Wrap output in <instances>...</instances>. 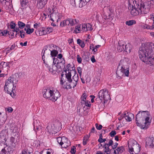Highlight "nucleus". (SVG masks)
<instances>
[{
  "instance_id": "f257e3e1",
  "label": "nucleus",
  "mask_w": 154,
  "mask_h": 154,
  "mask_svg": "<svg viewBox=\"0 0 154 154\" xmlns=\"http://www.w3.org/2000/svg\"><path fill=\"white\" fill-rule=\"evenodd\" d=\"M139 58L143 62L151 65L154 64V43L142 44L139 51Z\"/></svg>"
},
{
  "instance_id": "f03ea898",
  "label": "nucleus",
  "mask_w": 154,
  "mask_h": 154,
  "mask_svg": "<svg viewBox=\"0 0 154 154\" xmlns=\"http://www.w3.org/2000/svg\"><path fill=\"white\" fill-rule=\"evenodd\" d=\"M149 112L147 111H140L136 116L137 125L143 129H147L150 124L151 119Z\"/></svg>"
},
{
  "instance_id": "7ed1b4c3",
  "label": "nucleus",
  "mask_w": 154,
  "mask_h": 154,
  "mask_svg": "<svg viewBox=\"0 0 154 154\" xmlns=\"http://www.w3.org/2000/svg\"><path fill=\"white\" fill-rule=\"evenodd\" d=\"M17 78L15 75H12L9 77L6 80L4 86L5 91L13 97L15 96V90L16 88V85L18 81Z\"/></svg>"
},
{
  "instance_id": "20e7f679",
  "label": "nucleus",
  "mask_w": 154,
  "mask_h": 154,
  "mask_svg": "<svg viewBox=\"0 0 154 154\" xmlns=\"http://www.w3.org/2000/svg\"><path fill=\"white\" fill-rule=\"evenodd\" d=\"M43 97L51 100L55 102L60 96L59 91L54 88L44 89L42 91Z\"/></svg>"
},
{
  "instance_id": "39448f33",
  "label": "nucleus",
  "mask_w": 154,
  "mask_h": 154,
  "mask_svg": "<svg viewBox=\"0 0 154 154\" xmlns=\"http://www.w3.org/2000/svg\"><path fill=\"white\" fill-rule=\"evenodd\" d=\"M72 69V68H63V73H65L67 81L69 82V85H66V89H70L72 88H74L77 84V82L73 81L71 79L72 73H75V70L72 69Z\"/></svg>"
},
{
  "instance_id": "423d86ee",
  "label": "nucleus",
  "mask_w": 154,
  "mask_h": 154,
  "mask_svg": "<svg viewBox=\"0 0 154 154\" xmlns=\"http://www.w3.org/2000/svg\"><path fill=\"white\" fill-rule=\"evenodd\" d=\"M129 152L131 154H138L140 151V146L135 140L131 139L128 142Z\"/></svg>"
},
{
  "instance_id": "0eeeda50",
  "label": "nucleus",
  "mask_w": 154,
  "mask_h": 154,
  "mask_svg": "<svg viewBox=\"0 0 154 154\" xmlns=\"http://www.w3.org/2000/svg\"><path fill=\"white\" fill-rule=\"evenodd\" d=\"M61 124L58 120H56L53 122L50 123L47 127L48 131L49 132H56L61 128Z\"/></svg>"
},
{
  "instance_id": "6e6552de",
  "label": "nucleus",
  "mask_w": 154,
  "mask_h": 154,
  "mask_svg": "<svg viewBox=\"0 0 154 154\" xmlns=\"http://www.w3.org/2000/svg\"><path fill=\"white\" fill-rule=\"evenodd\" d=\"M118 144V143L116 142L114 143L112 140H107L103 146L104 148L103 152V154H111V149H110L109 146H111L113 149H114L117 147Z\"/></svg>"
},
{
  "instance_id": "1a4fd4ad",
  "label": "nucleus",
  "mask_w": 154,
  "mask_h": 154,
  "mask_svg": "<svg viewBox=\"0 0 154 154\" xmlns=\"http://www.w3.org/2000/svg\"><path fill=\"white\" fill-rule=\"evenodd\" d=\"M98 97L100 100L104 102L105 103L106 101L110 99L109 94L108 90L104 88L100 90L98 94Z\"/></svg>"
},
{
  "instance_id": "9d476101",
  "label": "nucleus",
  "mask_w": 154,
  "mask_h": 154,
  "mask_svg": "<svg viewBox=\"0 0 154 154\" xmlns=\"http://www.w3.org/2000/svg\"><path fill=\"white\" fill-rule=\"evenodd\" d=\"M57 140L62 148H66L70 145L69 140L64 137H57Z\"/></svg>"
},
{
  "instance_id": "9b49d317",
  "label": "nucleus",
  "mask_w": 154,
  "mask_h": 154,
  "mask_svg": "<svg viewBox=\"0 0 154 154\" xmlns=\"http://www.w3.org/2000/svg\"><path fill=\"white\" fill-rule=\"evenodd\" d=\"M129 68H121L120 69H117L116 71V77L118 79H122V76L124 75L127 77L129 76Z\"/></svg>"
},
{
  "instance_id": "f8f14e48",
  "label": "nucleus",
  "mask_w": 154,
  "mask_h": 154,
  "mask_svg": "<svg viewBox=\"0 0 154 154\" xmlns=\"http://www.w3.org/2000/svg\"><path fill=\"white\" fill-rule=\"evenodd\" d=\"M53 30V29L51 27H42L37 29L35 31V33L37 35L42 36L50 33Z\"/></svg>"
},
{
  "instance_id": "ddd939ff",
  "label": "nucleus",
  "mask_w": 154,
  "mask_h": 154,
  "mask_svg": "<svg viewBox=\"0 0 154 154\" xmlns=\"http://www.w3.org/2000/svg\"><path fill=\"white\" fill-rule=\"evenodd\" d=\"M56 8L55 7L52 9L53 12L50 14L51 20L52 21L58 22L60 21L63 17L62 14L56 12Z\"/></svg>"
},
{
  "instance_id": "4468645a",
  "label": "nucleus",
  "mask_w": 154,
  "mask_h": 154,
  "mask_svg": "<svg viewBox=\"0 0 154 154\" xmlns=\"http://www.w3.org/2000/svg\"><path fill=\"white\" fill-rule=\"evenodd\" d=\"M4 143V147L2 149L1 154H10L12 152L13 149L12 147L7 144V143Z\"/></svg>"
},
{
  "instance_id": "2eb2a0df",
  "label": "nucleus",
  "mask_w": 154,
  "mask_h": 154,
  "mask_svg": "<svg viewBox=\"0 0 154 154\" xmlns=\"http://www.w3.org/2000/svg\"><path fill=\"white\" fill-rule=\"evenodd\" d=\"M85 24H82L76 25L75 27L74 32L75 33L81 32L85 31Z\"/></svg>"
},
{
  "instance_id": "dca6fc26",
  "label": "nucleus",
  "mask_w": 154,
  "mask_h": 154,
  "mask_svg": "<svg viewBox=\"0 0 154 154\" xmlns=\"http://www.w3.org/2000/svg\"><path fill=\"white\" fill-rule=\"evenodd\" d=\"M34 129L36 132L38 131H42V127L39 121L37 120L34 121L33 122Z\"/></svg>"
},
{
  "instance_id": "f3484780",
  "label": "nucleus",
  "mask_w": 154,
  "mask_h": 154,
  "mask_svg": "<svg viewBox=\"0 0 154 154\" xmlns=\"http://www.w3.org/2000/svg\"><path fill=\"white\" fill-rule=\"evenodd\" d=\"M138 9L141 11V14H146L149 11L148 8H145V5L143 3H141L139 5H138Z\"/></svg>"
},
{
  "instance_id": "a211bd4d",
  "label": "nucleus",
  "mask_w": 154,
  "mask_h": 154,
  "mask_svg": "<svg viewBox=\"0 0 154 154\" xmlns=\"http://www.w3.org/2000/svg\"><path fill=\"white\" fill-rule=\"evenodd\" d=\"M64 74L65 73H63V74H62L60 82V85H61L62 87L66 89V85H65V84H67V82L66 81L67 78L66 76H63Z\"/></svg>"
},
{
  "instance_id": "6ab92c4d",
  "label": "nucleus",
  "mask_w": 154,
  "mask_h": 154,
  "mask_svg": "<svg viewBox=\"0 0 154 154\" xmlns=\"http://www.w3.org/2000/svg\"><path fill=\"white\" fill-rule=\"evenodd\" d=\"M146 145L148 146H149L151 148L154 147V138L148 137L146 139Z\"/></svg>"
},
{
  "instance_id": "aec40b11",
  "label": "nucleus",
  "mask_w": 154,
  "mask_h": 154,
  "mask_svg": "<svg viewBox=\"0 0 154 154\" xmlns=\"http://www.w3.org/2000/svg\"><path fill=\"white\" fill-rule=\"evenodd\" d=\"M129 10H131V14L134 16H136L141 14V11L139 10V9H138V6H137V8L134 7L133 8Z\"/></svg>"
},
{
  "instance_id": "412c9836",
  "label": "nucleus",
  "mask_w": 154,
  "mask_h": 154,
  "mask_svg": "<svg viewBox=\"0 0 154 154\" xmlns=\"http://www.w3.org/2000/svg\"><path fill=\"white\" fill-rule=\"evenodd\" d=\"M47 0H38L37 1V6L39 9L43 8L46 5Z\"/></svg>"
},
{
  "instance_id": "4be33fe9",
  "label": "nucleus",
  "mask_w": 154,
  "mask_h": 154,
  "mask_svg": "<svg viewBox=\"0 0 154 154\" xmlns=\"http://www.w3.org/2000/svg\"><path fill=\"white\" fill-rule=\"evenodd\" d=\"M153 21V23L152 26H149L147 25V29H152L154 28V13H152L151 14L150 16V18L147 19V20L149 21V20Z\"/></svg>"
},
{
  "instance_id": "5701e85b",
  "label": "nucleus",
  "mask_w": 154,
  "mask_h": 154,
  "mask_svg": "<svg viewBox=\"0 0 154 154\" xmlns=\"http://www.w3.org/2000/svg\"><path fill=\"white\" fill-rule=\"evenodd\" d=\"M129 59L127 58H124L122 59L119 63V66L121 67H123V66H125L126 64L129 63Z\"/></svg>"
},
{
  "instance_id": "b1692460",
  "label": "nucleus",
  "mask_w": 154,
  "mask_h": 154,
  "mask_svg": "<svg viewBox=\"0 0 154 154\" xmlns=\"http://www.w3.org/2000/svg\"><path fill=\"white\" fill-rule=\"evenodd\" d=\"M128 7L129 9H131L135 7V5H137L135 0H128Z\"/></svg>"
},
{
  "instance_id": "393cba45",
  "label": "nucleus",
  "mask_w": 154,
  "mask_h": 154,
  "mask_svg": "<svg viewBox=\"0 0 154 154\" xmlns=\"http://www.w3.org/2000/svg\"><path fill=\"white\" fill-rule=\"evenodd\" d=\"M125 46L123 42H118V45L117 46V49L118 51L121 52L123 51H125Z\"/></svg>"
},
{
  "instance_id": "a878e982",
  "label": "nucleus",
  "mask_w": 154,
  "mask_h": 154,
  "mask_svg": "<svg viewBox=\"0 0 154 154\" xmlns=\"http://www.w3.org/2000/svg\"><path fill=\"white\" fill-rule=\"evenodd\" d=\"M15 139L13 137H11L9 140L8 145L10 146L13 148H14L16 146Z\"/></svg>"
},
{
  "instance_id": "bb28decb",
  "label": "nucleus",
  "mask_w": 154,
  "mask_h": 154,
  "mask_svg": "<svg viewBox=\"0 0 154 154\" xmlns=\"http://www.w3.org/2000/svg\"><path fill=\"white\" fill-rule=\"evenodd\" d=\"M127 112L126 113L127 115L125 116V119L127 122H130L131 121L132 119L134 117V115L132 113H128L127 112Z\"/></svg>"
},
{
  "instance_id": "cd10ccee",
  "label": "nucleus",
  "mask_w": 154,
  "mask_h": 154,
  "mask_svg": "<svg viewBox=\"0 0 154 154\" xmlns=\"http://www.w3.org/2000/svg\"><path fill=\"white\" fill-rule=\"evenodd\" d=\"M16 24L14 22H12L10 23V27L12 29H13V31L14 32H16V35L18 32V31H19V28H15Z\"/></svg>"
},
{
  "instance_id": "c85d7f7f",
  "label": "nucleus",
  "mask_w": 154,
  "mask_h": 154,
  "mask_svg": "<svg viewBox=\"0 0 154 154\" xmlns=\"http://www.w3.org/2000/svg\"><path fill=\"white\" fill-rule=\"evenodd\" d=\"M124 150V148L122 146H120L114 150V153L115 154L121 153Z\"/></svg>"
},
{
  "instance_id": "c756f323",
  "label": "nucleus",
  "mask_w": 154,
  "mask_h": 154,
  "mask_svg": "<svg viewBox=\"0 0 154 154\" xmlns=\"http://www.w3.org/2000/svg\"><path fill=\"white\" fill-rule=\"evenodd\" d=\"M68 21H69L68 25L73 26L78 23L75 19H68Z\"/></svg>"
},
{
  "instance_id": "7c9ffc66",
  "label": "nucleus",
  "mask_w": 154,
  "mask_h": 154,
  "mask_svg": "<svg viewBox=\"0 0 154 154\" xmlns=\"http://www.w3.org/2000/svg\"><path fill=\"white\" fill-rule=\"evenodd\" d=\"M132 48V46L130 44H128L125 45V51L128 53L130 52Z\"/></svg>"
},
{
  "instance_id": "2f4dec72",
  "label": "nucleus",
  "mask_w": 154,
  "mask_h": 154,
  "mask_svg": "<svg viewBox=\"0 0 154 154\" xmlns=\"http://www.w3.org/2000/svg\"><path fill=\"white\" fill-rule=\"evenodd\" d=\"M90 0H80V2L79 3V7H82L85 6L87 3Z\"/></svg>"
},
{
  "instance_id": "473e14b6",
  "label": "nucleus",
  "mask_w": 154,
  "mask_h": 154,
  "mask_svg": "<svg viewBox=\"0 0 154 154\" xmlns=\"http://www.w3.org/2000/svg\"><path fill=\"white\" fill-rule=\"evenodd\" d=\"M72 74H74V75L73 77L72 80L73 81H75V82L77 83V82L79 80V77L77 73H76L75 71V73H72Z\"/></svg>"
},
{
  "instance_id": "72a5a7b5",
  "label": "nucleus",
  "mask_w": 154,
  "mask_h": 154,
  "mask_svg": "<svg viewBox=\"0 0 154 154\" xmlns=\"http://www.w3.org/2000/svg\"><path fill=\"white\" fill-rule=\"evenodd\" d=\"M9 63L2 62L0 63V67H6L7 66L10 67Z\"/></svg>"
},
{
  "instance_id": "f704fd0d",
  "label": "nucleus",
  "mask_w": 154,
  "mask_h": 154,
  "mask_svg": "<svg viewBox=\"0 0 154 154\" xmlns=\"http://www.w3.org/2000/svg\"><path fill=\"white\" fill-rule=\"evenodd\" d=\"M87 97V95L86 94L84 93L82 95L81 97V103H85V101L86 100V98Z\"/></svg>"
},
{
  "instance_id": "c9c22d12",
  "label": "nucleus",
  "mask_w": 154,
  "mask_h": 154,
  "mask_svg": "<svg viewBox=\"0 0 154 154\" xmlns=\"http://www.w3.org/2000/svg\"><path fill=\"white\" fill-rule=\"evenodd\" d=\"M136 23V21L134 20H131L127 21L125 23L128 26H131Z\"/></svg>"
},
{
  "instance_id": "e433bc0d",
  "label": "nucleus",
  "mask_w": 154,
  "mask_h": 154,
  "mask_svg": "<svg viewBox=\"0 0 154 154\" xmlns=\"http://www.w3.org/2000/svg\"><path fill=\"white\" fill-rule=\"evenodd\" d=\"M85 31L87 30H91L92 29L91 25L89 23L85 24Z\"/></svg>"
},
{
  "instance_id": "4c0bfd02",
  "label": "nucleus",
  "mask_w": 154,
  "mask_h": 154,
  "mask_svg": "<svg viewBox=\"0 0 154 154\" xmlns=\"http://www.w3.org/2000/svg\"><path fill=\"white\" fill-rule=\"evenodd\" d=\"M69 21L68 19L64 20L60 23V26L62 27H63L66 25H68Z\"/></svg>"
},
{
  "instance_id": "58836bf2",
  "label": "nucleus",
  "mask_w": 154,
  "mask_h": 154,
  "mask_svg": "<svg viewBox=\"0 0 154 154\" xmlns=\"http://www.w3.org/2000/svg\"><path fill=\"white\" fill-rule=\"evenodd\" d=\"M100 77L99 76H97L94 78V82L96 85H98L100 83Z\"/></svg>"
},
{
  "instance_id": "ea45409f",
  "label": "nucleus",
  "mask_w": 154,
  "mask_h": 154,
  "mask_svg": "<svg viewBox=\"0 0 154 154\" xmlns=\"http://www.w3.org/2000/svg\"><path fill=\"white\" fill-rule=\"evenodd\" d=\"M77 43L82 48H84L85 46V44L83 41L80 39H78L77 40Z\"/></svg>"
},
{
  "instance_id": "a19ab883",
  "label": "nucleus",
  "mask_w": 154,
  "mask_h": 154,
  "mask_svg": "<svg viewBox=\"0 0 154 154\" xmlns=\"http://www.w3.org/2000/svg\"><path fill=\"white\" fill-rule=\"evenodd\" d=\"M24 30L26 31V33L28 34H31L34 31V29L33 28L26 29V28H25Z\"/></svg>"
},
{
  "instance_id": "79ce46f5",
  "label": "nucleus",
  "mask_w": 154,
  "mask_h": 154,
  "mask_svg": "<svg viewBox=\"0 0 154 154\" xmlns=\"http://www.w3.org/2000/svg\"><path fill=\"white\" fill-rule=\"evenodd\" d=\"M18 24L19 28L20 29H22L25 26V24L21 21H18Z\"/></svg>"
},
{
  "instance_id": "37998d69",
  "label": "nucleus",
  "mask_w": 154,
  "mask_h": 154,
  "mask_svg": "<svg viewBox=\"0 0 154 154\" xmlns=\"http://www.w3.org/2000/svg\"><path fill=\"white\" fill-rule=\"evenodd\" d=\"M48 70L51 74H54L57 72V68H49Z\"/></svg>"
},
{
  "instance_id": "c03bdc74",
  "label": "nucleus",
  "mask_w": 154,
  "mask_h": 154,
  "mask_svg": "<svg viewBox=\"0 0 154 154\" xmlns=\"http://www.w3.org/2000/svg\"><path fill=\"white\" fill-rule=\"evenodd\" d=\"M58 53V51L56 50H53L51 52V54L52 57H56Z\"/></svg>"
},
{
  "instance_id": "a18cd8bd",
  "label": "nucleus",
  "mask_w": 154,
  "mask_h": 154,
  "mask_svg": "<svg viewBox=\"0 0 154 154\" xmlns=\"http://www.w3.org/2000/svg\"><path fill=\"white\" fill-rule=\"evenodd\" d=\"M28 2V0H21L20 3L22 6L25 7L27 5Z\"/></svg>"
},
{
  "instance_id": "49530a36",
  "label": "nucleus",
  "mask_w": 154,
  "mask_h": 154,
  "mask_svg": "<svg viewBox=\"0 0 154 154\" xmlns=\"http://www.w3.org/2000/svg\"><path fill=\"white\" fill-rule=\"evenodd\" d=\"M8 33V32L6 30H0V36H5Z\"/></svg>"
},
{
  "instance_id": "de8ad7c7",
  "label": "nucleus",
  "mask_w": 154,
  "mask_h": 154,
  "mask_svg": "<svg viewBox=\"0 0 154 154\" xmlns=\"http://www.w3.org/2000/svg\"><path fill=\"white\" fill-rule=\"evenodd\" d=\"M88 139V136H85L83 140V143L84 145H85L87 143V141Z\"/></svg>"
},
{
  "instance_id": "09e8293b",
  "label": "nucleus",
  "mask_w": 154,
  "mask_h": 154,
  "mask_svg": "<svg viewBox=\"0 0 154 154\" xmlns=\"http://www.w3.org/2000/svg\"><path fill=\"white\" fill-rule=\"evenodd\" d=\"M90 49L92 50L94 54H95L97 51V49L95 48L93 45L91 46Z\"/></svg>"
},
{
  "instance_id": "8fccbe9b",
  "label": "nucleus",
  "mask_w": 154,
  "mask_h": 154,
  "mask_svg": "<svg viewBox=\"0 0 154 154\" xmlns=\"http://www.w3.org/2000/svg\"><path fill=\"white\" fill-rule=\"evenodd\" d=\"M82 104H84L85 105V106L88 107H89L91 106L90 102L88 101L87 100L85 101V103H82Z\"/></svg>"
},
{
  "instance_id": "3c124183",
  "label": "nucleus",
  "mask_w": 154,
  "mask_h": 154,
  "mask_svg": "<svg viewBox=\"0 0 154 154\" xmlns=\"http://www.w3.org/2000/svg\"><path fill=\"white\" fill-rule=\"evenodd\" d=\"M53 151L51 149H46L44 152L45 154H51Z\"/></svg>"
},
{
  "instance_id": "603ef678",
  "label": "nucleus",
  "mask_w": 154,
  "mask_h": 154,
  "mask_svg": "<svg viewBox=\"0 0 154 154\" xmlns=\"http://www.w3.org/2000/svg\"><path fill=\"white\" fill-rule=\"evenodd\" d=\"M77 60L79 63H81L82 61V59L79 55H77Z\"/></svg>"
},
{
  "instance_id": "864d4df0",
  "label": "nucleus",
  "mask_w": 154,
  "mask_h": 154,
  "mask_svg": "<svg viewBox=\"0 0 154 154\" xmlns=\"http://www.w3.org/2000/svg\"><path fill=\"white\" fill-rule=\"evenodd\" d=\"M6 111L8 112H12L13 110V108L11 107H9L5 108Z\"/></svg>"
},
{
  "instance_id": "5fc2aeb1",
  "label": "nucleus",
  "mask_w": 154,
  "mask_h": 154,
  "mask_svg": "<svg viewBox=\"0 0 154 154\" xmlns=\"http://www.w3.org/2000/svg\"><path fill=\"white\" fill-rule=\"evenodd\" d=\"M75 147L74 146H73L71 149L70 152L71 154H75L76 150H75Z\"/></svg>"
},
{
  "instance_id": "6e6d98bb",
  "label": "nucleus",
  "mask_w": 154,
  "mask_h": 154,
  "mask_svg": "<svg viewBox=\"0 0 154 154\" xmlns=\"http://www.w3.org/2000/svg\"><path fill=\"white\" fill-rule=\"evenodd\" d=\"M20 35L21 38H24V37L25 32L23 30L20 31Z\"/></svg>"
},
{
  "instance_id": "4d7b16f0",
  "label": "nucleus",
  "mask_w": 154,
  "mask_h": 154,
  "mask_svg": "<svg viewBox=\"0 0 154 154\" xmlns=\"http://www.w3.org/2000/svg\"><path fill=\"white\" fill-rule=\"evenodd\" d=\"M95 126L97 129L99 130H101L102 128V126L101 125H99L97 123L96 124Z\"/></svg>"
},
{
  "instance_id": "13d9d810",
  "label": "nucleus",
  "mask_w": 154,
  "mask_h": 154,
  "mask_svg": "<svg viewBox=\"0 0 154 154\" xmlns=\"http://www.w3.org/2000/svg\"><path fill=\"white\" fill-rule=\"evenodd\" d=\"M111 140V139H109V140H106V139H103L100 140H98V142H99L100 143H103V142H105V141L107 142V140Z\"/></svg>"
},
{
  "instance_id": "bf43d9fd",
  "label": "nucleus",
  "mask_w": 154,
  "mask_h": 154,
  "mask_svg": "<svg viewBox=\"0 0 154 154\" xmlns=\"http://www.w3.org/2000/svg\"><path fill=\"white\" fill-rule=\"evenodd\" d=\"M116 134V132L115 131H112L109 133V135L111 137H114Z\"/></svg>"
},
{
  "instance_id": "052dcab7",
  "label": "nucleus",
  "mask_w": 154,
  "mask_h": 154,
  "mask_svg": "<svg viewBox=\"0 0 154 154\" xmlns=\"http://www.w3.org/2000/svg\"><path fill=\"white\" fill-rule=\"evenodd\" d=\"M126 112H125L124 113H123V114H122V115H121L120 116L119 118H118V119L119 121L122 120L124 116H125L126 114Z\"/></svg>"
},
{
  "instance_id": "680f3d73",
  "label": "nucleus",
  "mask_w": 154,
  "mask_h": 154,
  "mask_svg": "<svg viewBox=\"0 0 154 154\" xmlns=\"http://www.w3.org/2000/svg\"><path fill=\"white\" fill-rule=\"evenodd\" d=\"M51 9L50 8H48V9L46 10V11L47 12L48 15H50L51 13Z\"/></svg>"
},
{
  "instance_id": "e2e57ef3",
  "label": "nucleus",
  "mask_w": 154,
  "mask_h": 154,
  "mask_svg": "<svg viewBox=\"0 0 154 154\" xmlns=\"http://www.w3.org/2000/svg\"><path fill=\"white\" fill-rule=\"evenodd\" d=\"M27 42L26 41L25 42H24L23 43L22 42H20V44L22 46H26L27 45Z\"/></svg>"
},
{
  "instance_id": "0e129e2a",
  "label": "nucleus",
  "mask_w": 154,
  "mask_h": 154,
  "mask_svg": "<svg viewBox=\"0 0 154 154\" xmlns=\"http://www.w3.org/2000/svg\"><path fill=\"white\" fill-rule=\"evenodd\" d=\"M34 27L35 28H37L38 27H39V23L38 24L36 23H35V24L34 25Z\"/></svg>"
},
{
  "instance_id": "69168bd1",
  "label": "nucleus",
  "mask_w": 154,
  "mask_h": 154,
  "mask_svg": "<svg viewBox=\"0 0 154 154\" xmlns=\"http://www.w3.org/2000/svg\"><path fill=\"white\" fill-rule=\"evenodd\" d=\"M5 5H9L8 8H11V7L12 5L11 4V3L9 2H8V1H7L5 2Z\"/></svg>"
},
{
  "instance_id": "338daca9",
  "label": "nucleus",
  "mask_w": 154,
  "mask_h": 154,
  "mask_svg": "<svg viewBox=\"0 0 154 154\" xmlns=\"http://www.w3.org/2000/svg\"><path fill=\"white\" fill-rule=\"evenodd\" d=\"M32 142L33 143V145H32V146H36V144L37 143H38V141L35 140V141H34V140H32Z\"/></svg>"
},
{
  "instance_id": "774afa93",
  "label": "nucleus",
  "mask_w": 154,
  "mask_h": 154,
  "mask_svg": "<svg viewBox=\"0 0 154 154\" xmlns=\"http://www.w3.org/2000/svg\"><path fill=\"white\" fill-rule=\"evenodd\" d=\"M96 154H104L103 152L100 151H97L96 153Z\"/></svg>"
}]
</instances>
